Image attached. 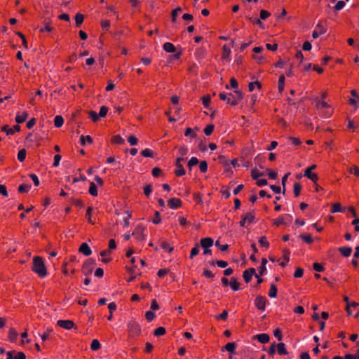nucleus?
Returning <instances> with one entry per match:
<instances>
[{"label":"nucleus","instance_id":"nucleus-23","mask_svg":"<svg viewBox=\"0 0 359 359\" xmlns=\"http://www.w3.org/2000/svg\"><path fill=\"white\" fill-rule=\"evenodd\" d=\"M64 123V118L62 116L57 115L54 118V125L56 128H60Z\"/></svg>","mask_w":359,"mask_h":359},{"label":"nucleus","instance_id":"nucleus-29","mask_svg":"<svg viewBox=\"0 0 359 359\" xmlns=\"http://www.w3.org/2000/svg\"><path fill=\"white\" fill-rule=\"evenodd\" d=\"M89 193L93 196H97V187L94 182L90 183Z\"/></svg>","mask_w":359,"mask_h":359},{"label":"nucleus","instance_id":"nucleus-18","mask_svg":"<svg viewBox=\"0 0 359 359\" xmlns=\"http://www.w3.org/2000/svg\"><path fill=\"white\" fill-rule=\"evenodd\" d=\"M277 351L279 355H287L288 352L285 348V344L284 343H279L276 344Z\"/></svg>","mask_w":359,"mask_h":359},{"label":"nucleus","instance_id":"nucleus-49","mask_svg":"<svg viewBox=\"0 0 359 359\" xmlns=\"http://www.w3.org/2000/svg\"><path fill=\"white\" fill-rule=\"evenodd\" d=\"M198 163V160L196 157H192L188 162V167L191 169L193 166Z\"/></svg>","mask_w":359,"mask_h":359},{"label":"nucleus","instance_id":"nucleus-43","mask_svg":"<svg viewBox=\"0 0 359 359\" xmlns=\"http://www.w3.org/2000/svg\"><path fill=\"white\" fill-rule=\"evenodd\" d=\"M155 316V313L151 311H148L145 313V318L149 322L152 321L154 319Z\"/></svg>","mask_w":359,"mask_h":359},{"label":"nucleus","instance_id":"nucleus-52","mask_svg":"<svg viewBox=\"0 0 359 359\" xmlns=\"http://www.w3.org/2000/svg\"><path fill=\"white\" fill-rule=\"evenodd\" d=\"M250 22L256 24V25H258L261 28H264V25L262 24V22L260 21L259 19L258 18H253L252 17H249L248 18Z\"/></svg>","mask_w":359,"mask_h":359},{"label":"nucleus","instance_id":"nucleus-31","mask_svg":"<svg viewBox=\"0 0 359 359\" xmlns=\"http://www.w3.org/2000/svg\"><path fill=\"white\" fill-rule=\"evenodd\" d=\"M285 86V76L283 75L280 76L278 79V90L280 93H282L284 90Z\"/></svg>","mask_w":359,"mask_h":359},{"label":"nucleus","instance_id":"nucleus-16","mask_svg":"<svg viewBox=\"0 0 359 359\" xmlns=\"http://www.w3.org/2000/svg\"><path fill=\"white\" fill-rule=\"evenodd\" d=\"M339 251L342 254L344 257H348L352 252V248L351 247H340L339 248Z\"/></svg>","mask_w":359,"mask_h":359},{"label":"nucleus","instance_id":"nucleus-46","mask_svg":"<svg viewBox=\"0 0 359 359\" xmlns=\"http://www.w3.org/2000/svg\"><path fill=\"white\" fill-rule=\"evenodd\" d=\"M255 86H257V88H261V83L259 82V81H255V82H250L248 85V88H249V90L250 91H253Z\"/></svg>","mask_w":359,"mask_h":359},{"label":"nucleus","instance_id":"nucleus-54","mask_svg":"<svg viewBox=\"0 0 359 359\" xmlns=\"http://www.w3.org/2000/svg\"><path fill=\"white\" fill-rule=\"evenodd\" d=\"M141 154L144 157H153V152L149 149L142 150Z\"/></svg>","mask_w":359,"mask_h":359},{"label":"nucleus","instance_id":"nucleus-63","mask_svg":"<svg viewBox=\"0 0 359 359\" xmlns=\"http://www.w3.org/2000/svg\"><path fill=\"white\" fill-rule=\"evenodd\" d=\"M270 15V13L265 10H261L260 11V19L266 20Z\"/></svg>","mask_w":359,"mask_h":359},{"label":"nucleus","instance_id":"nucleus-9","mask_svg":"<svg viewBox=\"0 0 359 359\" xmlns=\"http://www.w3.org/2000/svg\"><path fill=\"white\" fill-rule=\"evenodd\" d=\"M57 324L62 327V328H65L66 330H70L72 329L74 325V323L73 321L72 320H59L57 323Z\"/></svg>","mask_w":359,"mask_h":359},{"label":"nucleus","instance_id":"nucleus-64","mask_svg":"<svg viewBox=\"0 0 359 359\" xmlns=\"http://www.w3.org/2000/svg\"><path fill=\"white\" fill-rule=\"evenodd\" d=\"M349 172L351 173H353L356 176H359V168L356 165H353L349 168Z\"/></svg>","mask_w":359,"mask_h":359},{"label":"nucleus","instance_id":"nucleus-61","mask_svg":"<svg viewBox=\"0 0 359 359\" xmlns=\"http://www.w3.org/2000/svg\"><path fill=\"white\" fill-rule=\"evenodd\" d=\"M152 191V186L147 184L144 187V193L148 197Z\"/></svg>","mask_w":359,"mask_h":359},{"label":"nucleus","instance_id":"nucleus-33","mask_svg":"<svg viewBox=\"0 0 359 359\" xmlns=\"http://www.w3.org/2000/svg\"><path fill=\"white\" fill-rule=\"evenodd\" d=\"M358 306V304L355 302H353L351 303H348V305H346V310L347 311L348 315V316L353 315L351 306Z\"/></svg>","mask_w":359,"mask_h":359},{"label":"nucleus","instance_id":"nucleus-55","mask_svg":"<svg viewBox=\"0 0 359 359\" xmlns=\"http://www.w3.org/2000/svg\"><path fill=\"white\" fill-rule=\"evenodd\" d=\"M71 201L74 205H75L77 207L82 208L83 206V203L82 201H81L79 199L72 198Z\"/></svg>","mask_w":359,"mask_h":359},{"label":"nucleus","instance_id":"nucleus-50","mask_svg":"<svg viewBox=\"0 0 359 359\" xmlns=\"http://www.w3.org/2000/svg\"><path fill=\"white\" fill-rule=\"evenodd\" d=\"M161 246L164 250L168 251V252H171L173 250V248L170 247L166 242H162Z\"/></svg>","mask_w":359,"mask_h":359},{"label":"nucleus","instance_id":"nucleus-22","mask_svg":"<svg viewBox=\"0 0 359 359\" xmlns=\"http://www.w3.org/2000/svg\"><path fill=\"white\" fill-rule=\"evenodd\" d=\"M18 332L15 329L11 328L8 332V338L11 342H15L17 339Z\"/></svg>","mask_w":359,"mask_h":359},{"label":"nucleus","instance_id":"nucleus-7","mask_svg":"<svg viewBox=\"0 0 359 359\" xmlns=\"http://www.w3.org/2000/svg\"><path fill=\"white\" fill-rule=\"evenodd\" d=\"M327 29L326 28L321 24L318 23L316 29L312 32V37L316 39L318 38L320 34H323L326 32Z\"/></svg>","mask_w":359,"mask_h":359},{"label":"nucleus","instance_id":"nucleus-37","mask_svg":"<svg viewBox=\"0 0 359 359\" xmlns=\"http://www.w3.org/2000/svg\"><path fill=\"white\" fill-rule=\"evenodd\" d=\"M111 142L115 144H122L125 141L120 135H115L111 138Z\"/></svg>","mask_w":359,"mask_h":359},{"label":"nucleus","instance_id":"nucleus-60","mask_svg":"<svg viewBox=\"0 0 359 359\" xmlns=\"http://www.w3.org/2000/svg\"><path fill=\"white\" fill-rule=\"evenodd\" d=\"M316 105H317L318 108H319V107H323V108H327V107H329V105H328V104L327 102H325L323 100H317Z\"/></svg>","mask_w":359,"mask_h":359},{"label":"nucleus","instance_id":"nucleus-10","mask_svg":"<svg viewBox=\"0 0 359 359\" xmlns=\"http://www.w3.org/2000/svg\"><path fill=\"white\" fill-rule=\"evenodd\" d=\"M214 244L213 239L210 237L203 238L200 241V245L203 248H210Z\"/></svg>","mask_w":359,"mask_h":359},{"label":"nucleus","instance_id":"nucleus-58","mask_svg":"<svg viewBox=\"0 0 359 359\" xmlns=\"http://www.w3.org/2000/svg\"><path fill=\"white\" fill-rule=\"evenodd\" d=\"M108 111V108L105 106L101 107L99 112L100 117H104Z\"/></svg>","mask_w":359,"mask_h":359},{"label":"nucleus","instance_id":"nucleus-6","mask_svg":"<svg viewBox=\"0 0 359 359\" xmlns=\"http://www.w3.org/2000/svg\"><path fill=\"white\" fill-rule=\"evenodd\" d=\"M144 228L142 225H137L133 232V236H135L136 239L139 241L144 240L145 236L143 233Z\"/></svg>","mask_w":359,"mask_h":359},{"label":"nucleus","instance_id":"nucleus-5","mask_svg":"<svg viewBox=\"0 0 359 359\" xmlns=\"http://www.w3.org/2000/svg\"><path fill=\"white\" fill-rule=\"evenodd\" d=\"M266 299L265 297L258 295L255 299V305L257 309L265 311Z\"/></svg>","mask_w":359,"mask_h":359},{"label":"nucleus","instance_id":"nucleus-53","mask_svg":"<svg viewBox=\"0 0 359 359\" xmlns=\"http://www.w3.org/2000/svg\"><path fill=\"white\" fill-rule=\"evenodd\" d=\"M300 238L304 240L306 243L310 244L313 242V238L310 235L302 234Z\"/></svg>","mask_w":359,"mask_h":359},{"label":"nucleus","instance_id":"nucleus-24","mask_svg":"<svg viewBox=\"0 0 359 359\" xmlns=\"http://www.w3.org/2000/svg\"><path fill=\"white\" fill-rule=\"evenodd\" d=\"M28 117V113L27 111H24L22 115H17L15 117V121L18 123H23Z\"/></svg>","mask_w":359,"mask_h":359},{"label":"nucleus","instance_id":"nucleus-62","mask_svg":"<svg viewBox=\"0 0 359 359\" xmlns=\"http://www.w3.org/2000/svg\"><path fill=\"white\" fill-rule=\"evenodd\" d=\"M128 142L130 143V145L133 146L137 144L138 140L134 135H130L128 138Z\"/></svg>","mask_w":359,"mask_h":359},{"label":"nucleus","instance_id":"nucleus-51","mask_svg":"<svg viewBox=\"0 0 359 359\" xmlns=\"http://www.w3.org/2000/svg\"><path fill=\"white\" fill-rule=\"evenodd\" d=\"M345 6V2L343 1H338L335 4L334 8L336 11H340Z\"/></svg>","mask_w":359,"mask_h":359},{"label":"nucleus","instance_id":"nucleus-57","mask_svg":"<svg viewBox=\"0 0 359 359\" xmlns=\"http://www.w3.org/2000/svg\"><path fill=\"white\" fill-rule=\"evenodd\" d=\"M89 116L93 121H97L99 119V114L94 111H89Z\"/></svg>","mask_w":359,"mask_h":359},{"label":"nucleus","instance_id":"nucleus-34","mask_svg":"<svg viewBox=\"0 0 359 359\" xmlns=\"http://www.w3.org/2000/svg\"><path fill=\"white\" fill-rule=\"evenodd\" d=\"M101 345L97 339H93L91 342L90 348L93 351H97L100 348Z\"/></svg>","mask_w":359,"mask_h":359},{"label":"nucleus","instance_id":"nucleus-40","mask_svg":"<svg viewBox=\"0 0 359 359\" xmlns=\"http://www.w3.org/2000/svg\"><path fill=\"white\" fill-rule=\"evenodd\" d=\"M214 128H215V126L214 125L212 124H209L208 125L205 129H204V133L206 135H210L213 130H214Z\"/></svg>","mask_w":359,"mask_h":359},{"label":"nucleus","instance_id":"nucleus-20","mask_svg":"<svg viewBox=\"0 0 359 359\" xmlns=\"http://www.w3.org/2000/svg\"><path fill=\"white\" fill-rule=\"evenodd\" d=\"M345 208H342L341 206V204L340 203H334L332 205V210H331V212L332 213H335V212H344L345 211Z\"/></svg>","mask_w":359,"mask_h":359},{"label":"nucleus","instance_id":"nucleus-8","mask_svg":"<svg viewBox=\"0 0 359 359\" xmlns=\"http://www.w3.org/2000/svg\"><path fill=\"white\" fill-rule=\"evenodd\" d=\"M255 215L248 212L245 216L242 217V219L240 221V226L244 227L245 226V223L252 224L254 222Z\"/></svg>","mask_w":359,"mask_h":359},{"label":"nucleus","instance_id":"nucleus-17","mask_svg":"<svg viewBox=\"0 0 359 359\" xmlns=\"http://www.w3.org/2000/svg\"><path fill=\"white\" fill-rule=\"evenodd\" d=\"M175 165L177 167V169L175 170V174L178 177L183 176L185 174V170L182 164L175 163Z\"/></svg>","mask_w":359,"mask_h":359},{"label":"nucleus","instance_id":"nucleus-56","mask_svg":"<svg viewBox=\"0 0 359 359\" xmlns=\"http://www.w3.org/2000/svg\"><path fill=\"white\" fill-rule=\"evenodd\" d=\"M1 130L3 132H6L8 135H13L14 133V130L12 128H8V126L7 125L4 126L1 128Z\"/></svg>","mask_w":359,"mask_h":359},{"label":"nucleus","instance_id":"nucleus-39","mask_svg":"<svg viewBox=\"0 0 359 359\" xmlns=\"http://www.w3.org/2000/svg\"><path fill=\"white\" fill-rule=\"evenodd\" d=\"M302 187L300 184L296 182L294 184V194L295 197H297L299 196L301 192Z\"/></svg>","mask_w":359,"mask_h":359},{"label":"nucleus","instance_id":"nucleus-30","mask_svg":"<svg viewBox=\"0 0 359 359\" xmlns=\"http://www.w3.org/2000/svg\"><path fill=\"white\" fill-rule=\"evenodd\" d=\"M31 188V184H20L19 187H18V191L20 193H27L29 191V190Z\"/></svg>","mask_w":359,"mask_h":359},{"label":"nucleus","instance_id":"nucleus-41","mask_svg":"<svg viewBox=\"0 0 359 359\" xmlns=\"http://www.w3.org/2000/svg\"><path fill=\"white\" fill-rule=\"evenodd\" d=\"M199 252V244L196 243L191 250L190 258L193 259V257L197 255Z\"/></svg>","mask_w":359,"mask_h":359},{"label":"nucleus","instance_id":"nucleus-42","mask_svg":"<svg viewBox=\"0 0 359 359\" xmlns=\"http://www.w3.org/2000/svg\"><path fill=\"white\" fill-rule=\"evenodd\" d=\"M264 172H258L256 169H252L251 171V176L253 180H257L259 177L264 176Z\"/></svg>","mask_w":359,"mask_h":359},{"label":"nucleus","instance_id":"nucleus-44","mask_svg":"<svg viewBox=\"0 0 359 359\" xmlns=\"http://www.w3.org/2000/svg\"><path fill=\"white\" fill-rule=\"evenodd\" d=\"M259 243L263 247H265L266 248L269 247V243L267 241L266 238L265 236L261 237L259 240Z\"/></svg>","mask_w":359,"mask_h":359},{"label":"nucleus","instance_id":"nucleus-12","mask_svg":"<svg viewBox=\"0 0 359 359\" xmlns=\"http://www.w3.org/2000/svg\"><path fill=\"white\" fill-rule=\"evenodd\" d=\"M168 205L171 209H177L182 205V201L179 198H172L168 201Z\"/></svg>","mask_w":359,"mask_h":359},{"label":"nucleus","instance_id":"nucleus-48","mask_svg":"<svg viewBox=\"0 0 359 359\" xmlns=\"http://www.w3.org/2000/svg\"><path fill=\"white\" fill-rule=\"evenodd\" d=\"M165 333V329L163 327H159L155 330L154 334L155 336H161V335H163Z\"/></svg>","mask_w":359,"mask_h":359},{"label":"nucleus","instance_id":"nucleus-25","mask_svg":"<svg viewBox=\"0 0 359 359\" xmlns=\"http://www.w3.org/2000/svg\"><path fill=\"white\" fill-rule=\"evenodd\" d=\"M231 289L234 291L239 290V283L236 280V278H231L229 283Z\"/></svg>","mask_w":359,"mask_h":359},{"label":"nucleus","instance_id":"nucleus-27","mask_svg":"<svg viewBox=\"0 0 359 359\" xmlns=\"http://www.w3.org/2000/svg\"><path fill=\"white\" fill-rule=\"evenodd\" d=\"M269 296L271 298H275L277 296V287L274 284H271Z\"/></svg>","mask_w":359,"mask_h":359},{"label":"nucleus","instance_id":"nucleus-45","mask_svg":"<svg viewBox=\"0 0 359 359\" xmlns=\"http://www.w3.org/2000/svg\"><path fill=\"white\" fill-rule=\"evenodd\" d=\"M199 168L201 172H205L208 170V163L205 161H202L200 162Z\"/></svg>","mask_w":359,"mask_h":359},{"label":"nucleus","instance_id":"nucleus-47","mask_svg":"<svg viewBox=\"0 0 359 359\" xmlns=\"http://www.w3.org/2000/svg\"><path fill=\"white\" fill-rule=\"evenodd\" d=\"M304 274V269L302 268L298 267L294 273V277L296 278H299L302 277Z\"/></svg>","mask_w":359,"mask_h":359},{"label":"nucleus","instance_id":"nucleus-28","mask_svg":"<svg viewBox=\"0 0 359 359\" xmlns=\"http://www.w3.org/2000/svg\"><path fill=\"white\" fill-rule=\"evenodd\" d=\"M84 20V15L81 13H77L75 15V21L76 27H80Z\"/></svg>","mask_w":359,"mask_h":359},{"label":"nucleus","instance_id":"nucleus-59","mask_svg":"<svg viewBox=\"0 0 359 359\" xmlns=\"http://www.w3.org/2000/svg\"><path fill=\"white\" fill-rule=\"evenodd\" d=\"M252 276L251 274H250V273H248V271H245L243 272V277L245 280V281L248 283L251 281L252 280Z\"/></svg>","mask_w":359,"mask_h":359},{"label":"nucleus","instance_id":"nucleus-19","mask_svg":"<svg viewBox=\"0 0 359 359\" xmlns=\"http://www.w3.org/2000/svg\"><path fill=\"white\" fill-rule=\"evenodd\" d=\"M163 50L167 53H174L176 48L172 43L166 42L163 44Z\"/></svg>","mask_w":359,"mask_h":359},{"label":"nucleus","instance_id":"nucleus-26","mask_svg":"<svg viewBox=\"0 0 359 359\" xmlns=\"http://www.w3.org/2000/svg\"><path fill=\"white\" fill-rule=\"evenodd\" d=\"M86 142H88V144H91L93 142L92 137L89 135H87V136L81 135L80 137L81 144L84 146Z\"/></svg>","mask_w":359,"mask_h":359},{"label":"nucleus","instance_id":"nucleus-15","mask_svg":"<svg viewBox=\"0 0 359 359\" xmlns=\"http://www.w3.org/2000/svg\"><path fill=\"white\" fill-rule=\"evenodd\" d=\"M236 348V344L235 342H229L222 348V351L226 350V351L233 353L235 352Z\"/></svg>","mask_w":359,"mask_h":359},{"label":"nucleus","instance_id":"nucleus-11","mask_svg":"<svg viewBox=\"0 0 359 359\" xmlns=\"http://www.w3.org/2000/svg\"><path fill=\"white\" fill-rule=\"evenodd\" d=\"M79 252L82 253L85 256H89L92 254V250L86 243H83L80 245L79 248Z\"/></svg>","mask_w":359,"mask_h":359},{"label":"nucleus","instance_id":"nucleus-4","mask_svg":"<svg viewBox=\"0 0 359 359\" xmlns=\"http://www.w3.org/2000/svg\"><path fill=\"white\" fill-rule=\"evenodd\" d=\"M230 97V104L231 105H237L238 104V102L241 100L243 98V93L240 90H234V95L230 93L229 94Z\"/></svg>","mask_w":359,"mask_h":359},{"label":"nucleus","instance_id":"nucleus-32","mask_svg":"<svg viewBox=\"0 0 359 359\" xmlns=\"http://www.w3.org/2000/svg\"><path fill=\"white\" fill-rule=\"evenodd\" d=\"M26 158V150L25 149H20L18 154V159L20 162L25 161Z\"/></svg>","mask_w":359,"mask_h":359},{"label":"nucleus","instance_id":"nucleus-36","mask_svg":"<svg viewBox=\"0 0 359 359\" xmlns=\"http://www.w3.org/2000/svg\"><path fill=\"white\" fill-rule=\"evenodd\" d=\"M289 255H290V252L288 250H285L284 252V256H283V262H282L280 263V265L282 266H285L287 263L290 261V257H289Z\"/></svg>","mask_w":359,"mask_h":359},{"label":"nucleus","instance_id":"nucleus-35","mask_svg":"<svg viewBox=\"0 0 359 359\" xmlns=\"http://www.w3.org/2000/svg\"><path fill=\"white\" fill-rule=\"evenodd\" d=\"M182 11V8L178 7L172 11V22H175L177 15Z\"/></svg>","mask_w":359,"mask_h":359},{"label":"nucleus","instance_id":"nucleus-13","mask_svg":"<svg viewBox=\"0 0 359 359\" xmlns=\"http://www.w3.org/2000/svg\"><path fill=\"white\" fill-rule=\"evenodd\" d=\"M255 338L257 339V340L262 344H266L270 339L269 335L265 333L257 334L255 336Z\"/></svg>","mask_w":359,"mask_h":359},{"label":"nucleus","instance_id":"nucleus-3","mask_svg":"<svg viewBox=\"0 0 359 359\" xmlns=\"http://www.w3.org/2000/svg\"><path fill=\"white\" fill-rule=\"evenodd\" d=\"M95 264V260L93 259H90L86 260L83 265L82 272L83 273L88 276L90 275L93 272L94 266Z\"/></svg>","mask_w":359,"mask_h":359},{"label":"nucleus","instance_id":"nucleus-1","mask_svg":"<svg viewBox=\"0 0 359 359\" xmlns=\"http://www.w3.org/2000/svg\"><path fill=\"white\" fill-rule=\"evenodd\" d=\"M32 269L41 278H43L47 275L46 267L41 257H34L33 258V266Z\"/></svg>","mask_w":359,"mask_h":359},{"label":"nucleus","instance_id":"nucleus-38","mask_svg":"<svg viewBox=\"0 0 359 359\" xmlns=\"http://www.w3.org/2000/svg\"><path fill=\"white\" fill-rule=\"evenodd\" d=\"M219 163L222 164L224 166H229L230 165L229 161L224 156L220 155L218 157Z\"/></svg>","mask_w":359,"mask_h":359},{"label":"nucleus","instance_id":"nucleus-2","mask_svg":"<svg viewBox=\"0 0 359 359\" xmlns=\"http://www.w3.org/2000/svg\"><path fill=\"white\" fill-rule=\"evenodd\" d=\"M127 327L130 337L137 336L141 332V327L140 325L134 320H130L128 322Z\"/></svg>","mask_w":359,"mask_h":359},{"label":"nucleus","instance_id":"nucleus-21","mask_svg":"<svg viewBox=\"0 0 359 359\" xmlns=\"http://www.w3.org/2000/svg\"><path fill=\"white\" fill-rule=\"evenodd\" d=\"M222 59L224 60H229L231 54V50L230 48L224 45L222 48Z\"/></svg>","mask_w":359,"mask_h":359},{"label":"nucleus","instance_id":"nucleus-14","mask_svg":"<svg viewBox=\"0 0 359 359\" xmlns=\"http://www.w3.org/2000/svg\"><path fill=\"white\" fill-rule=\"evenodd\" d=\"M304 175L306 177H308L309 180H311L314 183L316 182L318 177L316 174L312 173L310 169H306L304 173Z\"/></svg>","mask_w":359,"mask_h":359}]
</instances>
